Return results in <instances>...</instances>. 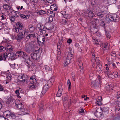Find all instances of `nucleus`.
Listing matches in <instances>:
<instances>
[{
	"label": "nucleus",
	"mask_w": 120,
	"mask_h": 120,
	"mask_svg": "<svg viewBox=\"0 0 120 120\" xmlns=\"http://www.w3.org/2000/svg\"><path fill=\"white\" fill-rule=\"evenodd\" d=\"M100 25L105 28V23L104 21H101L99 22Z\"/></svg>",
	"instance_id": "45"
},
{
	"label": "nucleus",
	"mask_w": 120,
	"mask_h": 120,
	"mask_svg": "<svg viewBox=\"0 0 120 120\" xmlns=\"http://www.w3.org/2000/svg\"><path fill=\"white\" fill-rule=\"evenodd\" d=\"M11 77L10 76H8L6 77V81H8V82H9L11 80Z\"/></svg>",
	"instance_id": "55"
},
{
	"label": "nucleus",
	"mask_w": 120,
	"mask_h": 120,
	"mask_svg": "<svg viewBox=\"0 0 120 120\" xmlns=\"http://www.w3.org/2000/svg\"><path fill=\"white\" fill-rule=\"evenodd\" d=\"M43 105L42 104H41V105H40L39 109V111L40 112H41L43 111L44 110L43 108Z\"/></svg>",
	"instance_id": "36"
},
{
	"label": "nucleus",
	"mask_w": 120,
	"mask_h": 120,
	"mask_svg": "<svg viewBox=\"0 0 120 120\" xmlns=\"http://www.w3.org/2000/svg\"><path fill=\"white\" fill-rule=\"evenodd\" d=\"M7 54L6 53L3 54L2 55H0V61L3 60L4 61H6V60L7 57Z\"/></svg>",
	"instance_id": "13"
},
{
	"label": "nucleus",
	"mask_w": 120,
	"mask_h": 120,
	"mask_svg": "<svg viewBox=\"0 0 120 120\" xmlns=\"http://www.w3.org/2000/svg\"><path fill=\"white\" fill-rule=\"evenodd\" d=\"M61 14L63 15L62 16L63 17L66 13L65 11H62L61 12Z\"/></svg>",
	"instance_id": "62"
},
{
	"label": "nucleus",
	"mask_w": 120,
	"mask_h": 120,
	"mask_svg": "<svg viewBox=\"0 0 120 120\" xmlns=\"http://www.w3.org/2000/svg\"><path fill=\"white\" fill-rule=\"evenodd\" d=\"M114 76L116 78H117L118 76L120 75L119 74L118 72H115L114 74Z\"/></svg>",
	"instance_id": "56"
},
{
	"label": "nucleus",
	"mask_w": 120,
	"mask_h": 120,
	"mask_svg": "<svg viewBox=\"0 0 120 120\" xmlns=\"http://www.w3.org/2000/svg\"><path fill=\"white\" fill-rule=\"evenodd\" d=\"M16 106L19 108L21 110L23 107V105L21 103H20L19 104L16 105Z\"/></svg>",
	"instance_id": "22"
},
{
	"label": "nucleus",
	"mask_w": 120,
	"mask_h": 120,
	"mask_svg": "<svg viewBox=\"0 0 120 120\" xmlns=\"http://www.w3.org/2000/svg\"><path fill=\"white\" fill-rule=\"evenodd\" d=\"M63 17H64L65 19H69L70 17V15H68V14H66L65 15L63 16Z\"/></svg>",
	"instance_id": "44"
},
{
	"label": "nucleus",
	"mask_w": 120,
	"mask_h": 120,
	"mask_svg": "<svg viewBox=\"0 0 120 120\" xmlns=\"http://www.w3.org/2000/svg\"><path fill=\"white\" fill-rule=\"evenodd\" d=\"M15 55L16 56L22 57L24 59V62L28 68H30V66L32 64V62L30 60V57L27 55L24 52L21 51H18L16 53Z\"/></svg>",
	"instance_id": "1"
},
{
	"label": "nucleus",
	"mask_w": 120,
	"mask_h": 120,
	"mask_svg": "<svg viewBox=\"0 0 120 120\" xmlns=\"http://www.w3.org/2000/svg\"><path fill=\"white\" fill-rule=\"evenodd\" d=\"M44 68L49 71L51 70V66L49 65V66L47 65L44 66Z\"/></svg>",
	"instance_id": "27"
},
{
	"label": "nucleus",
	"mask_w": 120,
	"mask_h": 120,
	"mask_svg": "<svg viewBox=\"0 0 120 120\" xmlns=\"http://www.w3.org/2000/svg\"><path fill=\"white\" fill-rule=\"evenodd\" d=\"M35 42L32 41L29 42L28 44L29 45V47L31 48H34L35 45Z\"/></svg>",
	"instance_id": "26"
},
{
	"label": "nucleus",
	"mask_w": 120,
	"mask_h": 120,
	"mask_svg": "<svg viewBox=\"0 0 120 120\" xmlns=\"http://www.w3.org/2000/svg\"><path fill=\"white\" fill-rule=\"evenodd\" d=\"M52 18H52V17H48V18H47V19H48V21L49 22H51L52 21H53Z\"/></svg>",
	"instance_id": "59"
},
{
	"label": "nucleus",
	"mask_w": 120,
	"mask_h": 120,
	"mask_svg": "<svg viewBox=\"0 0 120 120\" xmlns=\"http://www.w3.org/2000/svg\"><path fill=\"white\" fill-rule=\"evenodd\" d=\"M94 43L96 45H97L98 46V45L100 44V42H99L98 41L97 39L94 40Z\"/></svg>",
	"instance_id": "48"
},
{
	"label": "nucleus",
	"mask_w": 120,
	"mask_h": 120,
	"mask_svg": "<svg viewBox=\"0 0 120 120\" xmlns=\"http://www.w3.org/2000/svg\"><path fill=\"white\" fill-rule=\"evenodd\" d=\"M18 78L19 81L23 82L25 81L26 82L28 79L26 76H25L24 74H20L19 75L18 77Z\"/></svg>",
	"instance_id": "6"
},
{
	"label": "nucleus",
	"mask_w": 120,
	"mask_h": 120,
	"mask_svg": "<svg viewBox=\"0 0 120 120\" xmlns=\"http://www.w3.org/2000/svg\"><path fill=\"white\" fill-rule=\"evenodd\" d=\"M15 17L13 16H11L9 17V19L11 22H14L15 20Z\"/></svg>",
	"instance_id": "43"
},
{
	"label": "nucleus",
	"mask_w": 120,
	"mask_h": 120,
	"mask_svg": "<svg viewBox=\"0 0 120 120\" xmlns=\"http://www.w3.org/2000/svg\"><path fill=\"white\" fill-rule=\"evenodd\" d=\"M105 75L109 78H113V76L110 71H104Z\"/></svg>",
	"instance_id": "12"
},
{
	"label": "nucleus",
	"mask_w": 120,
	"mask_h": 120,
	"mask_svg": "<svg viewBox=\"0 0 120 120\" xmlns=\"http://www.w3.org/2000/svg\"><path fill=\"white\" fill-rule=\"evenodd\" d=\"M58 89L57 93L56 95L57 97H60L61 96L62 93V86L61 85H60L59 86Z\"/></svg>",
	"instance_id": "10"
},
{
	"label": "nucleus",
	"mask_w": 120,
	"mask_h": 120,
	"mask_svg": "<svg viewBox=\"0 0 120 120\" xmlns=\"http://www.w3.org/2000/svg\"><path fill=\"white\" fill-rule=\"evenodd\" d=\"M108 47L107 44L105 43L103 44L102 46L101 49L102 50H103V52H104L105 50L107 49H108Z\"/></svg>",
	"instance_id": "19"
},
{
	"label": "nucleus",
	"mask_w": 120,
	"mask_h": 120,
	"mask_svg": "<svg viewBox=\"0 0 120 120\" xmlns=\"http://www.w3.org/2000/svg\"><path fill=\"white\" fill-rule=\"evenodd\" d=\"M98 16L100 18H101L102 17L104 16V14L103 13H102L100 12H98L97 14Z\"/></svg>",
	"instance_id": "33"
},
{
	"label": "nucleus",
	"mask_w": 120,
	"mask_h": 120,
	"mask_svg": "<svg viewBox=\"0 0 120 120\" xmlns=\"http://www.w3.org/2000/svg\"><path fill=\"white\" fill-rule=\"evenodd\" d=\"M94 62H96L97 64H99L100 63V61L99 60L98 57V56L95 57V59L94 60H93V61L92 62L94 63Z\"/></svg>",
	"instance_id": "25"
},
{
	"label": "nucleus",
	"mask_w": 120,
	"mask_h": 120,
	"mask_svg": "<svg viewBox=\"0 0 120 120\" xmlns=\"http://www.w3.org/2000/svg\"><path fill=\"white\" fill-rule=\"evenodd\" d=\"M9 117L10 118H11L14 119L15 118V115L13 113H11L10 116Z\"/></svg>",
	"instance_id": "50"
},
{
	"label": "nucleus",
	"mask_w": 120,
	"mask_h": 120,
	"mask_svg": "<svg viewBox=\"0 0 120 120\" xmlns=\"http://www.w3.org/2000/svg\"><path fill=\"white\" fill-rule=\"evenodd\" d=\"M19 91L18 90H16L15 91V92L16 94L17 95V96H18L19 98H21L20 96H19Z\"/></svg>",
	"instance_id": "53"
},
{
	"label": "nucleus",
	"mask_w": 120,
	"mask_h": 120,
	"mask_svg": "<svg viewBox=\"0 0 120 120\" xmlns=\"http://www.w3.org/2000/svg\"><path fill=\"white\" fill-rule=\"evenodd\" d=\"M6 50L5 47H4L3 46H0V52H2L3 51H4Z\"/></svg>",
	"instance_id": "54"
},
{
	"label": "nucleus",
	"mask_w": 120,
	"mask_h": 120,
	"mask_svg": "<svg viewBox=\"0 0 120 120\" xmlns=\"http://www.w3.org/2000/svg\"><path fill=\"white\" fill-rule=\"evenodd\" d=\"M101 110L102 112V113L101 112H100V116L103 117L105 115H106L108 113V111L107 108L105 107L101 109L100 108H98V110Z\"/></svg>",
	"instance_id": "7"
},
{
	"label": "nucleus",
	"mask_w": 120,
	"mask_h": 120,
	"mask_svg": "<svg viewBox=\"0 0 120 120\" xmlns=\"http://www.w3.org/2000/svg\"><path fill=\"white\" fill-rule=\"evenodd\" d=\"M3 7L4 9L8 10L10 9L11 8V7L10 6L6 4H4L3 5Z\"/></svg>",
	"instance_id": "31"
},
{
	"label": "nucleus",
	"mask_w": 120,
	"mask_h": 120,
	"mask_svg": "<svg viewBox=\"0 0 120 120\" xmlns=\"http://www.w3.org/2000/svg\"><path fill=\"white\" fill-rule=\"evenodd\" d=\"M26 37L28 39L31 40L33 39L34 37H35V36L34 34H27L26 35Z\"/></svg>",
	"instance_id": "15"
},
{
	"label": "nucleus",
	"mask_w": 120,
	"mask_h": 120,
	"mask_svg": "<svg viewBox=\"0 0 120 120\" xmlns=\"http://www.w3.org/2000/svg\"><path fill=\"white\" fill-rule=\"evenodd\" d=\"M11 15L13 16L14 17H19L20 16V15L18 13V12L17 11H15L14 10H13L11 11Z\"/></svg>",
	"instance_id": "11"
},
{
	"label": "nucleus",
	"mask_w": 120,
	"mask_h": 120,
	"mask_svg": "<svg viewBox=\"0 0 120 120\" xmlns=\"http://www.w3.org/2000/svg\"><path fill=\"white\" fill-rule=\"evenodd\" d=\"M101 81H99L98 82V80L94 81L91 82V85L95 87H99V85L101 84Z\"/></svg>",
	"instance_id": "9"
},
{
	"label": "nucleus",
	"mask_w": 120,
	"mask_h": 120,
	"mask_svg": "<svg viewBox=\"0 0 120 120\" xmlns=\"http://www.w3.org/2000/svg\"><path fill=\"white\" fill-rule=\"evenodd\" d=\"M16 27H17L20 30L22 29L23 26L22 25L21 23H20L19 22H17L16 24Z\"/></svg>",
	"instance_id": "29"
},
{
	"label": "nucleus",
	"mask_w": 120,
	"mask_h": 120,
	"mask_svg": "<svg viewBox=\"0 0 120 120\" xmlns=\"http://www.w3.org/2000/svg\"><path fill=\"white\" fill-rule=\"evenodd\" d=\"M11 37L13 39H15L16 38V35L15 34H12L11 35Z\"/></svg>",
	"instance_id": "58"
},
{
	"label": "nucleus",
	"mask_w": 120,
	"mask_h": 120,
	"mask_svg": "<svg viewBox=\"0 0 120 120\" xmlns=\"http://www.w3.org/2000/svg\"><path fill=\"white\" fill-rule=\"evenodd\" d=\"M10 112L8 110L4 112L3 114L5 116H6L7 117H9L10 114Z\"/></svg>",
	"instance_id": "23"
},
{
	"label": "nucleus",
	"mask_w": 120,
	"mask_h": 120,
	"mask_svg": "<svg viewBox=\"0 0 120 120\" xmlns=\"http://www.w3.org/2000/svg\"><path fill=\"white\" fill-rule=\"evenodd\" d=\"M13 54L11 53H9L7 55V57L11 58L13 57Z\"/></svg>",
	"instance_id": "51"
},
{
	"label": "nucleus",
	"mask_w": 120,
	"mask_h": 120,
	"mask_svg": "<svg viewBox=\"0 0 120 120\" xmlns=\"http://www.w3.org/2000/svg\"><path fill=\"white\" fill-rule=\"evenodd\" d=\"M48 14L55 13L54 12H53L51 10H48L47 11Z\"/></svg>",
	"instance_id": "63"
},
{
	"label": "nucleus",
	"mask_w": 120,
	"mask_h": 120,
	"mask_svg": "<svg viewBox=\"0 0 120 120\" xmlns=\"http://www.w3.org/2000/svg\"><path fill=\"white\" fill-rule=\"evenodd\" d=\"M116 98L117 99H118V100L119 101V102H120V91L117 92Z\"/></svg>",
	"instance_id": "40"
},
{
	"label": "nucleus",
	"mask_w": 120,
	"mask_h": 120,
	"mask_svg": "<svg viewBox=\"0 0 120 120\" xmlns=\"http://www.w3.org/2000/svg\"><path fill=\"white\" fill-rule=\"evenodd\" d=\"M50 8L52 10L56 11L57 10V7L56 5V4H55L51 5Z\"/></svg>",
	"instance_id": "18"
},
{
	"label": "nucleus",
	"mask_w": 120,
	"mask_h": 120,
	"mask_svg": "<svg viewBox=\"0 0 120 120\" xmlns=\"http://www.w3.org/2000/svg\"><path fill=\"white\" fill-rule=\"evenodd\" d=\"M6 50H9V51H11L13 50V48L11 45H8L7 47H5Z\"/></svg>",
	"instance_id": "24"
},
{
	"label": "nucleus",
	"mask_w": 120,
	"mask_h": 120,
	"mask_svg": "<svg viewBox=\"0 0 120 120\" xmlns=\"http://www.w3.org/2000/svg\"><path fill=\"white\" fill-rule=\"evenodd\" d=\"M115 0H107V3L109 4H112L116 2Z\"/></svg>",
	"instance_id": "37"
},
{
	"label": "nucleus",
	"mask_w": 120,
	"mask_h": 120,
	"mask_svg": "<svg viewBox=\"0 0 120 120\" xmlns=\"http://www.w3.org/2000/svg\"><path fill=\"white\" fill-rule=\"evenodd\" d=\"M92 62H93V60L95 59V56H96L97 53H95L93 52H92Z\"/></svg>",
	"instance_id": "32"
},
{
	"label": "nucleus",
	"mask_w": 120,
	"mask_h": 120,
	"mask_svg": "<svg viewBox=\"0 0 120 120\" xmlns=\"http://www.w3.org/2000/svg\"><path fill=\"white\" fill-rule=\"evenodd\" d=\"M82 66V64H81L79 65V66L80 70V72L82 74H83L84 72L83 67Z\"/></svg>",
	"instance_id": "34"
},
{
	"label": "nucleus",
	"mask_w": 120,
	"mask_h": 120,
	"mask_svg": "<svg viewBox=\"0 0 120 120\" xmlns=\"http://www.w3.org/2000/svg\"><path fill=\"white\" fill-rule=\"evenodd\" d=\"M35 78L34 76H32L30 78V82L29 83L28 86L30 89L32 90L36 88V86L35 84L37 81Z\"/></svg>",
	"instance_id": "3"
},
{
	"label": "nucleus",
	"mask_w": 120,
	"mask_h": 120,
	"mask_svg": "<svg viewBox=\"0 0 120 120\" xmlns=\"http://www.w3.org/2000/svg\"><path fill=\"white\" fill-rule=\"evenodd\" d=\"M120 109V107L119 106V105H117L115 108V110L116 111H118Z\"/></svg>",
	"instance_id": "49"
},
{
	"label": "nucleus",
	"mask_w": 120,
	"mask_h": 120,
	"mask_svg": "<svg viewBox=\"0 0 120 120\" xmlns=\"http://www.w3.org/2000/svg\"><path fill=\"white\" fill-rule=\"evenodd\" d=\"M52 18L54 17L55 16V13H52L51 14H48Z\"/></svg>",
	"instance_id": "64"
},
{
	"label": "nucleus",
	"mask_w": 120,
	"mask_h": 120,
	"mask_svg": "<svg viewBox=\"0 0 120 120\" xmlns=\"http://www.w3.org/2000/svg\"><path fill=\"white\" fill-rule=\"evenodd\" d=\"M106 32V35L107 38L108 39H109L110 38V34L109 32L108 31V32L105 31Z\"/></svg>",
	"instance_id": "41"
},
{
	"label": "nucleus",
	"mask_w": 120,
	"mask_h": 120,
	"mask_svg": "<svg viewBox=\"0 0 120 120\" xmlns=\"http://www.w3.org/2000/svg\"><path fill=\"white\" fill-rule=\"evenodd\" d=\"M52 79H50L48 81H44L43 83L44 86L41 92V95L43 96L48 89L49 86L52 84V82L51 81Z\"/></svg>",
	"instance_id": "2"
},
{
	"label": "nucleus",
	"mask_w": 120,
	"mask_h": 120,
	"mask_svg": "<svg viewBox=\"0 0 120 120\" xmlns=\"http://www.w3.org/2000/svg\"><path fill=\"white\" fill-rule=\"evenodd\" d=\"M1 18L2 20H4L6 22V21L7 19H6V17H5L4 16V15H2L1 16Z\"/></svg>",
	"instance_id": "57"
},
{
	"label": "nucleus",
	"mask_w": 120,
	"mask_h": 120,
	"mask_svg": "<svg viewBox=\"0 0 120 120\" xmlns=\"http://www.w3.org/2000/svg\"><path fill=\"white\" fill-rule=\"evenodd\" d=\"M37 13L38 15H42L46 13V12L45 11L42 10L38 11Z\"/></svg>",
	"instance_id": "30"
},
{
	"label": "nucleus",
	"mask_w": 120,
	"mask_h": 120,
	"mask_svg": "<svg viewBox=\"0 0 120 120\" xmlns=\"http://www.w3.org/2000/svg\"><path fill=\"white\" fill-rule=\"evenodd\" d=\"M46 1L49 3L52 4L54 2L55 0H46Z\"/></svg>",
	"instance_id": "60"
},
{
	"label": "nucleus",
	"mask_w": 120,
	"mask_h": 120,
	"mask_svg": "<svg viewBox=\"0 0 120 120\" xmlns=\"http://www.w3.org/2000/svg\"><path fill=\"white\" fill-rule=\"evenodd\" d=\"M15 100L11 98L8 100L6 102V103L8 104H13L15 101Z\"/></svg>",
	"instance_id": "28"
},
{
	"label": "nucleus",
	"mask_w": 120,
	"mask_h": 120,
	"mask_svg": "<svg viewBox=\"0 0 120 120\" xmlns=\"http://www.w3.org/2000/svg\"><path fill=\"white\" fill-rule=\"evenodd\" d=\"M14 28L13 29V31L14 32L18 33L19 31V29L16 26H15L14 27Z\"/></svg>",
	"instance_id": "39"
},
{
	"label": "nucleus",
	"mask_w": 120,
	"mask_h": 120,
	"mask_svg": "<svg viewBox=\"0 0 120 120\" xmlns=\"http://www.w3.org/2000/svg\"><path fill=\"white\" fill-rule=\"evenodd\" d=\"M73 53V52L72 50H69L66 60L65 61L64 65L65 66H67L68 64L70 62V60L72 58Z\"/></svg>",
	"instance_id": "4"
},
{
	"label": "nucleus",
	"mask_w": 120,
	"mask_h": 120,
	"mask_svg": "<svg viewBox=\"0 0 120 120\" xmlns=\"http://www.w3.org/2000/svg\"><path fill=\"white\" fill-rule=\"evenodd\" d=\"M28 27L29 28V30L30 31H32L34 30V27L31 25L29 26Z\"/></svg>",
	"instance_id": "46"
},
{
	"label": "nucleus",
	"mask_w": 120,
	"mask_h": 120,
	"mask_svg": "<svg viewBox=\"0 0 120 120\" xmlns=\"http://www.w3.org/2000/svg\"><path fill=\"white\" fill-rule=\"evenodd\" d=\"M20 16L21 18L25 19H26L28 16V15H25L22 14H20Z\"/></svg>",
	"instance_id": "38"
},
{
	"label": "nucleus",
	"mask_w": 120,
	"mask_h": 120,
	"mask_svg": "<svg viewBox=\"0 0 120 120\" xmlns=\"http://www.w3.org/2000/svg\"><path fill=\"white\" fill-rule=\"evenodd\" d=\"M25 32L24 31L20 32L16 37V39L18 41H20L24 37Z\"/></svg>",
	"instance_id": "8"
},
{
	"label": "nucleus",
	"mask_w": 120,
	"mask_h": 120,
	"mask_svg": "<svg viewBox=\"0 0 120 120\" xmlns=\"http://www.w3.org/2000/svg\"><path fill=\"white\" fill-rule=\"evenodd\" d=\"M102 97L101 96H99L98 98L96 99V103L98 105H102L101 102Z\"/></svg>",
	"instance_id": "14"
},
{
	"label": "nucleus",
	"mask_w": 120,
	"mask_h": 120,
	"mask_svg": "<svg viewBox=\"0 0 120 120\" xmlns=\"http://www.w3.org/2000/svg\"><path fill=\"white\" fill-rule=\"evenodd\" d=\"M94 34H95V35H97L100 37L101 36V33H100L98 32V31H94Z\"/></svg>",
	"instance_id": "52"
},
{
	"label": "nucleus",
	"mask_w": 120,
	"mask_h": 120,
	"mask_svg": "<svg viewBox=\"0 0 120 120\" xmlns=\"http://www.w3.org/2000/svg\"><path fill=\"white\" fill-rule=\"evenodd\" d=\"M67 83L68 88L69 89H70V87L71 86V83L70 80L69 79L68 80Z\"/></svg>",
	"instance_id": "47"
},
{
	"label": "nucleus",
	"mask_w": 120,
	"mask_h": 120,
	"mask_svg": "<svg viewBox=\"0 0 120 120\" xmlns=\"http://www.w3.org/2000/svg\"><path fill=\"white\" fill-rule=\"evenodd\" d=\"M97 70L99 71H102V65L100 63L99 64H97Z\"/></svg>",
	"instance_id": "21"
},
{
	"label": "nucleus",
	"mask_w": 120,
	"mask_h": 120,
	"mask_svg": "<svg viewBox=\"0 0 120 120\" xmlns=\"http://www.w3.org/2000/svg\"><path fill=\"white\" fill-rule=\"evenodd\" d=\"M27 111V109L26 108L23 109L21 110V112H23V113L22 114H26L28 112Z\"/></svg>",
	"instance_id": "35"
},
{
	"label": "nucleus",
	"mask_w": 120,
	"mask_h": 120,
	"mask_svg": "<svg viewBox=\"0 0 120 120\" xmlns=\"http://www.w3.org/2000/svg\"><path fill=\"white\" fill-rule=\"evenodd\" d=\"M37 27L40 30H42L43 31H45L46 30V28L44 27L43 26H41L40 24H38L37 26Z\"/></svg>",
	"instance_id": "16"
},
{
	"label": "nucleus",
	"mask_w": 120,
	"mask_h": 120,
	"mask_svg": "<svg viewBox=\"0 0 120 120\" xmlns=\"http://www.w3.org/2000/svg\"><path fill=\"white\" fill-rule=\"evenodd\" d=\"M17 8L18 10H21L22 9H24L23 8V7L22 6L21 7L20 6H17Z\"/></svg>",
	"instance_id": "61"
},
{
	"label": "nucleus",
	"mask_w": 120,
	"mask_h": 120,
	"mask_svg": "<svg viewBox=\"0 0 120 120\" xmlns=\"http://www.w3.org/2000/svg\"><path fill=\"white\" fill-rule=\"evenodd\" d=\"M115 18L114 16V15L113 16L112 15H109L108 17H107V20L108 21H114V18Z\"/></svg>",
	"instance_id": "20"
},
{
	"label": "nucleus",
	"mask_w": 120,
	"mask_h": 120,
	"mask_svg": "<svg viewBox=\"0 0 120 120\" xmlns=\"http://www.w3.org/2000/svg\"><path fill=\"white\" fill-rule=\"evenodd\" d=\"M87 13H88L89 17H92L94 16V13L91 11L88 10L86 12Z\"/></svg>",
	"instance_id": "17"
},
{
	"label": "nucleus",
	"mask_w": 120,
	"mask_h": 120,
	"mask_svg": "<svg viewBox=\"0 0 120 120\" xmlns=\"http://www.w3.org/2000/svg\"><path fill=\"white\" fill-rule=\"evenodd\" d=\"M38 52V50H36L31 54V57L34 60H37L38 57V58L39 56Z\"/></svg>",
	"instance_id": "5"
},
{
	"label": "nucleus",
	"mask_w": 120,
	"mask_h": 120,
	"mask_svg": "<svg viewBox=\"0 0 120 120\" xmlns=\"http://www.w3.org/2000/svg\"><path fill=\"white\" fill-rule=\"evenodd\" d=\"M114 16L115 17L116 19H114V21L116 22L118 21L119 19V16L116 15H114Z\"/></svg>",
	"instance_id": "42"
}]
</instances>
